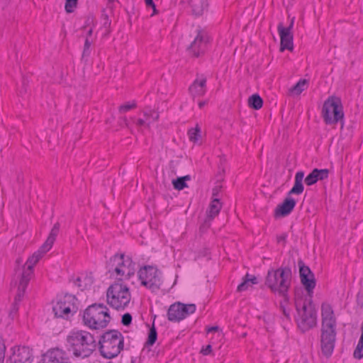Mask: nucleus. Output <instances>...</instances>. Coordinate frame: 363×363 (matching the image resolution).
<instances>
[{
  "instance_id": "f257e3e1",
  "label": "nucleus",
  "mask_w": 363,
  "mask_h": 363,
  "mask_svg": "<svg viewBox=\"0 0 363 363\" xmlns=\"http://www.w3.org/2000/svg\"><path fill=\"white\" fill-rule=\"evenodd\" d=\"M321 315V351L324 356L329 357L333 354L336 337V318L330 304H322Z\"/></svg>"
},
{
  "instance_id": "f03ea898",
  "label": "nucleus",
  "mask_w": 363,
  "mask_h": 363,
  "mask_svg": "<svg viewBox=\"0 0 363 363\" xmlns=\"http://www.w3.org/2000/svg\"><path fill=\"white\" fill-rule=\"evenodd\" d=\"M67 347L69 352L77 358L89 357L96 348L94 336L85 330H72L67 337Z\"/></svg>"
},
{
  "instance_id": "7ed1b4c3",
  "label": "nucleus",
  "mask_w": 363,
  "mask_h": 363,
  "mask_svg": "<svg viewBox=\"0 0 363 363\" xmlns=\"http://www.w3.org/2000/svg\"><path fill=\"white\" fill-rule=\"evenodd\" d=\"M295 306L298 312L299 319L298 325L303 330L306 331L316 325V310L313 303L312 298H304L300 294L299 291H295Z\"/></svg>"
},
{
  "instance_id": "20e7f679",
  "label": "nucleus",
  "mask_w": 363,
  "mask_h": 363,
  "mask_svg": "<svg viewBox=\"0 0 363 363\" xmlns=\"http://www.w3.org/2000/svg\"><path fill=\"white\" fill-rule=\"evenodd\" d=\"M291 282V269L289 267L269 269L265 279V284L271 291L283 296L286 302L289 301L287 293Z\"/></svg>"
},
{
  "instance_id": "39448f33",
  "label": "nucleus",
  "mask_w": 363,
  "mask_h": 363,
  "mask_svg": "<svg viewBox=\"0 0 363 363\" xmlns=\"http://www.w3.org/2000/svg\"><path fill=\"white\" fill-rule=\"evenodd\" d=\"M99 344L101 354L107 359H111L118 356L123 350V336L118 330H110L101 336Z\"/></svg>"
},
{
  "instance_id": "423d86ee",
  "label": "nucleus",
  "mask_w": 363,
  "mask_h": 363,
  "mask_svg": "<svg viewBox=\"0 0 363 363\" xmlns=\"http://www.w3.org/2000/svg\"><path fill=\"white\" fill-rule=\"evenodd\" d=\"M135 264L124 254H116L107 262V269L111 276L116 274L117 281L128 279L135 274Z\"/></svg>"
},
{
  "instance_id": "0eeeda50",
  "label": "nucleus",
  "mask_w": 363,
  "mask_h": 363,
  "mask_svg": "<svg viewBox=\"0 0 363 363\" xmlns=\"http://www.w3.org/2000/svg\"><path fill=\"white\" fill-rule=\"evenodd\" d=\"M84 325L92 329L104 328L111 320L108 308L102 303H94L84 312Z\"/></svg>"
},
{
  "instance_id": "6e6552de",
  "label": "nucleus",
  "mask_w": 363,
  "mask_h": 363,
  "mask_svg": "<svg viewBox=\"0 0 363 363\" xmlns=\"http://www.w3.org/2000/svg\"><path fill=\"white\" fill-rule=\"evenodd\" d=\"M130 298L128 287L121 281H116L107 289V303L111 307L118 311L124 310L130 303Z\"/></svg>"
},
{
  "instance_id": "1a4fd4ad",
  "label": "nucleus",
  "mask_w": 363,
  "mask_h": 363,
  "mask_svg": "<svg viewBox=\"0 0 363 363\" xmlns=\"http://www.w3.org/2000/svg\"><path fill=\"white\" fill-rule=\"evenodd\" d=\"M59 230L60 224L57 223L52 227L49 236L48 237L44 244L40 247L38 250L35 252L30 257L28 258L23 267V270L21 275L25 276V277H29L30 279L33 277L34 266L39 262L43 256L51 249L59 233Z\"/></svg>"
},
{
  "instance_id": "9d476101",
  "label": "nucleus",
  "mask_w": 363,
  "mask_h": 363,
  "mask_svg": "<svg viewBox=\"0 0 363 363\" xmlns=\"http://www.w3.org/2000/svg\"><path fill=\"white\" fill-rule=\"evenodd\" d=\"M322 116L326 124H336L344 117L343 108L340 98L330 96L324 102Z\"/></svg>"
},
{
  "instance_id": "9b49d317",
  "label": "nucleus",
  "mask_w": 363,
  "mask_h": 363,
  "mask_svg": "<svg viewBox=\"0 0 363 363\" xmlns=\"http://www.w3.org/2000/svg\"><path fill=\"white\" fill-rule=\"evenodd\" d=\"M77 298L71 294L57 296L56 303L52 306V311L56 318L69 319L77 313L78 307L77 306Z\"/></svg>"
},
{
  "instance_id": "f8f14e48",
  "label": "nucleus",
  "mask_w": 363,
  "mask_h": 363,
  "mask_svg": "<svg viewBox=\"0 0 363 363\" xmlns=\"http://www.w3.org/2000/svg\"><path fill=\"white\" fill-rule=\"evenodd\" d=\"M138 275L141 284L152 291H157L162 284L158 270L152 266L146 265L141 267Z\"/></svg>"
},
{
  "instance_id": "ddd939ff",
  "label": "nucleus",
  "mask_w": 363,
  "mask_h": 363,
  "mask_svg": "<svg viewBox=\"0 0 363 363\" xmlns=\"http://www.w3.org/2000/svg\"><path fill=\"white\" fill-rule=\"evenodd\" d=\"M301 284L306 291L307 298H313V290L316 286V279L313 272L306 266L302 259L298 260Z\"/></svg>"
},
{
  "instance_id": "4468645a",
  "label": "nucleus",
  "mask_w": 363,
  "mask_h": 363,
  "mask_svg": "<svg viewBox=\"0 0 363 363\" xmlns=\"http://www.w3.org/2000/svg\"><path fill=\"white\" fill-rule=\"evenodd\" d=\"M196 311V305L184 304L180 302L172 304L167 311V318L171 322H179Z\"/></svg>"
},
{
  "instance_id": "2eb2a0df",
  "label": "nucleus",
  "mask_w": 363,
  "mask_h": 363,
  "mask_svg": "<svg viewBox=\"0 0 363 363\" xmlns=\"http://www.w3.org/2000/svg\"><path fill=\"white\" fill-rule=\"evenodd\" d=\"M294 23V18L291 20L290 24L287 28L284 27L282 23H279L277 27V30L280 36V50L284 51V50H293V35L291 33V29L293 28Z\"/></svg>"
},
{
  "instance_id": "dca6fc26",
  "label": "nucleus",
  "mask_w": 363,
  "mask_h": 363,
  "mask_svg": "<svg viewBox=\"0 0 363 363\" xmlns=\"http://www.w3.org/2000/svg\"><path fill=\"white\" fill-rule=\"evenodd\" d=\"M11 350L9 358L10 363H32L33 357L28 347H14Z\"/></svg>"
},
{
  "instance_id": "f3484780",
  "label": "nucleus",
  "mask_w": 363,
  "mask_h": 363,
  "mask_svg": "<svg viewBox=\"0 0 363 363\" xmlns=\"http://www.w3.org/2000/svg\"><path fill=\"white\" fill-rule=\"evenodd\" d=\"M41 363H72L67 352L60 348L48 350L42 358Z\"/></svg>"
},
{
  "instance_id": "a211bd4d",
  "label": "nucleus",
  "mask_w": 363,
  "mask_h": 363,
  "mask_svg": "<svg viewBox=\"0 0 363 363\" xmlns=\"http://www.w3.org/2000/svg\"><path fill=\"white\" fill-rule=\"evenodd\" d=\"M208 38L201 32H199L194 40L188 48V50L191 56L199 57L203 55L207 47Z\"/></svg>"
},
{
  "instance_id": "6ab92c4d",
  "label": "nucleus",
  "mask_w": 363,
  "mask_h": 363,
  "mask_svg": "<svg viewBox=\"0 0 363 363\" xmlns=\"http://www.w3.org/2000/svg\"><path fill=\"white\" fill-rule=\"evenodd\" d=\"M296 201L290 196H287L283 202L278 205L274 210L275 217H285L291 213L296 206Z\"/></svg>"
},
{
  "instance_id": "aec40b11",
  "label": "nucleus",
  "mask_w": 363,
  "mask_h": 363,
  "mask_svg": "<svg viewBox=\"0 0 363 363\" xmlns=\"http://www.w3.org/2000/svg\"><path fill=\"white\" fill-rule=\"evenodd\" d=\"M206 91V77L201 75L197 76L189 88V94L194 98L196 96H202Z\"/></svg>"
},
{
  "instance_id": "412c9836",
  "label": "nucleus",
  "mask_w": 363,
  "mask_h": 363,
  "mask_svg": "<svg viewBox=\"0 0 363 363\" xmlns=\"http://www.w3.org/2000/svg\"><path fill=\"white\" fill-rule=\"evenodd\" d=\"M329 171L327 169H319L315 168L313 171L305 178V183L308 186H311L315 184L318 181L324 180L328 177Z\"/></svg>"
},
{
  "instance_id": "4be33fe9",
  "label": "nucleus",
  "mask_w": 363,
  "mask_h": 363,
  "mask_svg": "<svg viewBox=\"0 0 363 363\" xmlns=\"http://www.w3.org/2000/svg\"><path fill=\"white\" fill-rule=\"evenodd\" d=\"M303 177L304 172L303 171H298L296 173L294 184L291 189L288 192L289 196H291V194L299 195L303 193L304 189L303 184Z\"/></svg>"
},
{
  "instance_id": "5701e85b",
  "label": "nucleus",
  "mask_w": 363,
  "mask_h": 363,
  "mask_svg": "<svg viewBox=\"0 0 363 363\" xmlns=\"http://www.w3.org/2000/svg\"><path fill=\"white\" fill-rule=\"evenodd\" d=\"M30 279H31L29 277H25V276L21 275L18 291L14 298V302L19 303V302L22 300Z\"/></svg>"
},
{
  "instance_id": "b1692460",
  "label": "nucleus",
  "mask_w": 363,
  "mask_h": 363,
  "mask_svg": "<svg viewBox=\"0 0 363 363\" xmlns=\"http://www.w3.org/2000/svg\"><path fill=\"white\" fill-rule=\"evenodd\" d=\"M189 5L194 15L201 16L207 8L208 1L207 0H189Z\"/></svg>"
},
{
  "instance_id": "393cba45",
  "label": "nucleus",
  "mask_w": 363,
  "mask_h": 363,
  "mask_svg": "<svg viewBox=\"0 0 363 363\" xmlns=\"http://www.w3.org/2000/svg\"><path fill=\"white\" fill-rule=\"evenodd\" d=\"M257 278L255 276L246 274L242 278V281L238 286L237 291H245L250 286H252L253 284H257Z\"/></svg>"
},
{
  "instance_id": "a878e982",
  "label": "nucleus",
  "mask_w": 363,
  "mask_h": 363,
  "mask_svg": "<svg viewBox=\"0 0 363 363\" xmlns=\"http://www.w3.org/2000/svg\"><path fill=\"white\" fill-rule=\"evenodd\" d=\"M222 208L221 203L218 198H214L211 201L208 210V216L211 219H213L216 216L218 215L220 209Z\"/></svg>"
},
{
  "instance_id": "bb28decb",
  "label": "nucleus",
  "mask_w": 363,
  "mask_h": 363,
  "mask_svg": "<svg viewBox=\"0 0 363 363\" xmlns=\"http://www.w3.org/2000/svg\"><path fill=\"white\" fill-rule=\"evenodd\" d=\"M248 105L255 110H259L263 106V100L259 95L255 94L249 97Z\"/></svg>"
},
{
  "instance_id": "cd10ccee",
  "label": "nucleus",
  "mask_w": 363,
  "mask_h": 363,
  "mask_svg": "<svg viewBox=\"0 0 363 363\" xmlns=\"http://www.w3.org/2000/svg\"><path fill=\"white\" fill-rule=\"evenodd\" d=\"M74 285L77 286L82 291L86 289L87 286H90L92 284L91 277L87 276L82 277H78L73 281Z\"/></svg>"
},
{
  "instance_id": "c85d7f7f",
  "label": "nucleus",
  "mask_w": 363,
  "mask_h": 363,
  "mask_svg": "<svg viewBox=\"0 0 363 363\" xmlns=\"http://www.w3.org/2000/svg\"><path fill=\"white\" fill-rule=\"evenodd\" d=\"M308 83V80L305 79H300L294 86L290 89V92L296 95H299L306 89Z\"/></svg>"
},
{
  "instance_id": "c756f323",
  "label": "nucleus",
  "mask_w": 363,
  "mask_h": 363,
  "mask_svg": "<svg viewBox=\"0 0 363 363\" xmlns=\"http://www.w3.org/2000/svg\"><path fill=\"white\" fill-rule=\"evenodd\" d=\"M191 177L186 175L184 177H178L172 181L173 186L177 190H182L187 186L186 181L190 180Z\"/></svg>"
},
{
  "instance_id": "7c9ffc66",
  "label": "nucleus",
  "mask_w": 363,
  "mask_h": 363,
  "mask_svg": "<svg viewBox=\"0 0 363 363\" xmlns=\"http://www.w3.org/2000/svg\"><path fill=\"white\" fill-rule=\"evenodd\" d=\"M157 339V330H156V328H155V326L152 325V328H150V329L149 330L147 340L145 344V347L152 346L155 343Z\"/></svg>"
},
{
  "instance_id": "2f4dec72",
  "label": "nucleus",
  "mask_w": 363,
  "mask_h": 363,
  "mask_svg": "<svg viewBox=\"0 0 363 363\" xmlns=\"http://www.w3.org/2000/svg\"><path fill=\"white\" fill-rule=\"evenodd\" d=\"M143 113L145 118H149L150 121L152 122L157 121L159 119V113L155 112V110H152L150 108H146L143 111Z\"/></svg>"
},
{
  "instance_id": "473e14b6",
  "label": "nucleus",
  "mask_w": 363,
  "mask_h": 363,
  "mask_svg": "<svg viewBox=\"0 0 363 363\" xmlns=\"http://www.w3.org/2000/svg\"><path fill=\"white\" fill-rule=\"evenodd\" d=\"M137 107V104L135 101L131 103L128 102L119 106L118 111L121 113H125L131 109Z\"/></svg>"
},
{
  "instance_id": "72a5a7b5",
  "label": "nucleus",
  "mask_w": 363,
  "mask_h": 363,
  "mask_svg": "<svg viewBox=\"0 0 363 363\" xmlns=\"http://www.w3.org/2000/svg\"><path fill=\"white\" fill-rule=\"evenodd\" d=\"M65 9L67 13H72L77 7L78 0H65Z\"/></svg>"
},
{
  "instance_id": "f704fd0d",
  "label": "nucleus",
  "mask_w": 363,
  "mask_h": 363,
  "mask_svg": "<svg viewBox=\"0 0 363 363\" xmlns=\"http://www.w3.org/2000/svg\"><path fill=\"white\" fill-rule=\"evenodd\" d=\"M132 120L135 123V124L138 127L145 126V127L149 128L150 124L152 123V121H150L149 118H145L144 119L139 118L137 120H135L134 118H133Z\"/></svg>"
},
{
  "instance_id": "c9c22d12",
  "label": "nucleus",
  "mask_w": 363,
  "mask_h": 363,
  "mask_svg": "<svg viewBox=\"0 0 363 363\" xmlns=\"http://www.w3.org/2000/svg\"><path fill=\"white\" fill-rule=\"evenodd\" d=\"M199 133L200 128L198 127H196V128L190 129L188 133L190 140L196 142L198 140Z\"/></svg>"
},
{
  "instance_id": "e433bc0d",
  "label": "nucleus",
  "mask_w": 363,
  "mask_h": 363,
  "mask_svg": "<svg viewBox=\"0 0 363 363\" xmlns=\"http://www.w3.org/2000/svg\"><path fill=\"white\" fill-rule=\"evenodd\" d=\"M353 356L357 359H360L363 357V344L361 345L360 342H358V344L354 351Z\"/></svg>"
},
{
  "instance_id": "4c0bfd02",
  "label": "nucleus",
  "mask_w": 363,
  "mask_h": 363,
  "mask_svg": "<svg viewBox=\"0 0 363 363\" xmlns=\"http://www.w3.org/2000/svg\"><path fill=\"white\" fill-rule=\"evenodd\" d=\"M90 46H91V42L89 41L88 37H86L84 45V50L82 53V57H88L90 55Z\"/></svg>"
},
{
  "instance_id": "58836bf2",
  "label": "nucleus",
  "mask_w": 363,
  "mask_h": 363,
  "mask_svg": "<svg viewBox=\"0 0 363 363\" xmlns=\"http://www.w3.org/2000/svg\"><path fill=\"white\" fill-rule=\"evenodd\" d=\"M6 346L3 338L0 336V363H3L5 358Z\"/></svg>"
},
{
  "instance_id": "ea45409f",
  "label": "nucleus",
  "mask_w": 363,
  "mask_h": 363,
  "mask_svg": "<svg viewBox=\"0 0 363 363\" xmlns=\"http://www.w3.org/2000/svg\"><path fill=\"white\" fill-rule=\"evenodd\" d=\"M18 308H19V303L13 302L11 306L10 312H9V316L12 319H13L16 317V315L18 313Z\"/></svg>"
},
{
  "instance_id": "a19ab883",
  "label": "nucleus",
  "mask_w": 363,
  "mask_h": 363,
  "mask_svg": "<svg viewBox=\"0 0 363 363\" xmlns=\"http://www.w3.org/2000/svg\"><path fill=\"white\" fill-rule=\"evenodd\" d=\"M131 321L132 315L129 313H126L122 316L121 323L123 325H129L131 323Z\"/></svg>"
},
{
  "instance_id": "79ce46f5",
  "label": "nucleus",
  "mask_w": 363,
  "mask_h": 363,
  "mask_svg": "<svg viewBox=\"0 0 363 363\" xmlns=\"http://www.w3.org/2000/svg\"><path fill=\"white\" fill-rule=\"evenodd\" d=\"M102 16V18L104 19V28L107 30L110 25H111V21H109L108 19V14L105 13L104 12L102 13L101 15Z\"/></svg>"
},
{
  "instance_id": "37998d69",
  "label": "nucleus",
  "mask_w": 363,
  "mask_h": 363,
  "mask_svg": "<svg viewBox=\"0 0 363 363\" xmlns=\"http://www.w3.org/2000/svg\"><path fill=\"white\" fill-rule=\"evenodd\" d=\"M212 352V347L211 345H208L205 348H202L201 352L203 355H208L210 354Z\"/></svg>"
},
{
  "instance_id": "c03bdc74",
  "label": "nucleus",
  "mask_w": 363,
  "mask_h": 363,
  "mask_svg": "<svg viewBox=\"0 0 363 363\" xmlns=\"http://www.w3.org/2000/svg\"><path fill=\"white\" fill-rule=\"evenodd\" d=\"M287 235L286 233H283L277 237V242H283L284 245H285Z\"/></svg>"
},
{
  "instance_id": "a18cd8bd",
  "label": "nucleus",
  "mask_w": 363,
  "mask_h": 363,
  "mask_svg": "<svg viewBox=\"0 0 363 363\" xmlns=\"http://www.w3.org/2000/svg\"><path fill=\"white\" fill-rule=\"evenodd\" d=\"M121 125H124L125 127H128V122L126 117H121L119 118Z\"/></svg>"
},
{
  "instance_id": "49530a36",
  "label": "nucleus",
  "mask_w": 363,
  "mask_h": 363,
  "mask_svg": "<svg viewBox=\"0 0 363 363\" xmlns=\"http://www.w3.org/2000/svg\"><path fill=\"white\" fill-rule=\"evenodd\" d=\"M145 4L147 7H154V1L153 0H145Z\"/></svg>"
},
{
  "instance_id": "de8ad7c7",
  "label": "nucleus",
  "mask_w": 363,
  "mask_h": 363,
  "mask_svg": "<svg viewBox=\"0 0 363 363\" xmlns=\"http://www.w3.org/2000/svg\"><path fill=\"white\" fill-rule=\"evenodd\" d=\"M213 198H217L218 195V189L217 188L213 189Z\"/></svg>"
},
{
  "instance_id": "09e8293b",
  "label": "nucleus",
  "mask_w": 363,
  "mask_h": 363,
  "mask_svg": "<svg viewBox=\"0 0 363 363\" xmlns=\"http://www.w3.org/2000/svg\"><path fill=\"white\" fill-rule=\"evenodd\" d=\"M281 308L282 309V311H283V313L284 315L287 318H289V313L286 311V308L281 306Z\"/></svg>"
},
{
  "instance_id": "8fccbe9b",
  "label": "nucleus",
  "mask_w": 363,
  "mask_h": 363,
  "mask_svg": "<svg viewBox=\"0 0 363 363\" xmlns=\"http://www.w3.org/2000/svg\"><path fill=\"white\" fill-rule=\"evenodd\" d=\"M361 331H362V334H361V337L359 338V342L362 345V344H363V323H362V325H361Z\"/></svg>"
},
{
  "instance_id": "3c124183",
  "label": "nucleus",
  "mask_w": 363,
  "mask_h": 363,
  "mask_svg": "<svg viewBox=\"0 0 363 363\" xmlns=\"http://www.w3.org/2000/svg\"><path fill=\"white\" fill-rule=\"evenodd\" d=\"M218 326H213V327L208 328V332L209 333V332H212V331H216V330H218Z\"/></svg>"
},
{
  "instance_id": "603ef678",
  "label": "nucleus",
  "mask_w": 363,
  "mask_h": 363,
  "mask_svg": "<svg viewBox=\"0 0 363 363\" xmlns=\"http://www.w3.org/2000/svg\"><path fill=\"white\" fill-rule=\"evenodd\" d=\"M206 105V101H202L199 103V107L202 108Z\"/></svg>"
},
{
  "instance_id": "864d4df0",
  "label": "nucleus",
  "mask_w": 363,
  "mask_h": 363,
  "mask_svg": "<svg viewBox=\"0 0 363 363\" xmlns=\"http://www.w3.org/2000/svg\"><path fill=\"white\" fill-rule=\"evenodd\" d=\"M153 9V13L151 16L155 15L157 13V10L156 9V6L154 4V7H151Z\"/></svg>"
},
{
  "instance_id": "5fc2aeb1",
  "label": "nucleus",
  "mask_w": 363,
  "mask_h": 363,
  "mask_svg": "<svg viewBox=\"0 0 363 363\" xmlns=\"http://www.w3.org/2000/svg\"><path fill=\"white\" fill-rule=\"evenodd\" d=\"M92 33H93V29L91 28L88 30V32H87V36H86V37H88V38H89V36H91V35H92Z\"/></svg>"
},
{
  "instance_id": "6e6d98bb",
  "label": "nucleus",
  "mask_w": 363,
  "mask_h": 363,
  "mask_svg": "<svg viewBox=\"0 0 363 363\" xmlns=\"http://www.w3.org/2000/svg\"><path fill=\"white\" fill-rule=\"evenodd\" d=\"M359 298H360V295H359V294H357V302L359 304Z\"/></svg>"
},
{
  "instance_id": "4d7b16f0",
  "label": "nucleus",
  "mask_w": 363,
  "mask_h": 363,
  "mask_svg": "<svg viewBox=\"0 0 363 363\" xmlns=\"http://www.w3.org/2000/svg\"><path fill=\"white\" fill-rule=\"evenodd\" d=\"M16 262H17L18 263H20V262H21V260H20V259H16Z\"/></svg>"
},
{
  "instance_id": "13d9d810",
  "label": "nucleus",
  "mask_w": 363,
  "mask_h": 363,
  "mask_svg": "<svg viewBox=\"0 0 363 363\" xmlns=\"http://www.w3.org/2000/svg\"><path fill=\"white\" fill-rule=\"evenodd\" d=\"M131 363H134V361H133V360H132V361H131Z\"/></svg>"
}]
</instances>
